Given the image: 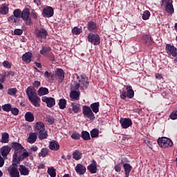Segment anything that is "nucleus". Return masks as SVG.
<instances>
[{
	"label": "nucleus",
	"mask_w": 177,
	"mask_h": 177,
	"mask_svg": "<svg viewBox=\"0 0 177 177\" xmlns=\"http://www.w3.org/2000/svg\"><path fill=\"white\" fill-rule=\"evenodd\" d=\"M91 138H97L99 136V129H93L91 131Z\"/></svg>",
	"instance_id": "obj_47"
},
{
	"label": "nucleus",
	"mask_w": 177,
	"mask_h": 177,
	"mask_svg": "<svg viewBox=\"0 0 177 177\" xmlns=\"http://www.w3.org/2000/svg\"><path fill=\"white\" fill-rule=\"evenodd\" d=\"M166 53L169 56H172V57H176L177 56V48L174 45L169 44H166Z\"/></svg>",
	"instance_id": "obj_11"
},
{
	"label": "nucleus",
	"mask_w": 177,
	"mask_h": 177,
	"mask_svg": "<svg viewBox=\"0 0 177 177\" xmlns=\"http://www.w3.org/2000/svg\"><path fill=\"white\" fill-rule=\"evenodd\" d=\"M124 160H125V161H124ZM125 162H129V161L128 160V159H127V158H125L124 159H122L120 163H119V164H120V165H121L122 164H123V165H124V164H125Z\"/></svg>",
	"instance_id": "obj_62"
},
{
	"label": "nucleus",
	"mask_w": 177,
	"mask_h": 177,
	"mask_svg": "<svg viewBox=\"0 0 177 177\" xmlns=\"http://www.w3.org/2000/svg\"><path fill=\"white\" fill-rule=\"evenodd\" d=\"M75 171L79 175H84L85 172H86V167L82 165V164L79 163L75 167Z\"/></svg>",
	"instance_id": "obj_18"
},
{
	"label": "nucleus",
	"mask_w": 177,
	"mask_h": 177,
	"mask_svg": "<svg viewBox=\"0 0 177 177\" xmlns=\"http://www.w3.org/2000/svg\"><path fill=\"white\" fill-rule=\"evenodd\" d=\"M87 30L90 32H96L97 31V24L93 21H89L87 23Z\"/></svg>",
	"instance_id": "obj_16"
},
{
	"label": "nucleus",
	"mask_w": 177,
	"mask_h": 177,
	"mask_svg": "<svg viewBox=\"0 0 177 177\" xmlns=\"http://www.w3.org/2000/svg\"><path fill=\"white\" fill-rule=\"evenodd\" d=\"M58 104L61 110H64V109H66V105L67 104V101L66 99H60Z\"/></svg>",
	"instance_id": "obj_41"
},
{
	"label": "nucleus",
	"mask_w": 177,
	"mask_h": 177,
	"mask_svg": "<svg viewBox=\"0 0 177 177\" xmlns=\"http://www.w3.org/2000/svg\"><path fill=\"white\" fill-rule=\"evenodd\" d=\"M71 138L72 139H74V140H80V138H81V135L80 134V133L74 132L71 136Z\"/></svg>",
	"instance_id": "obj_48"
},
{
	"label": "nucleus",
	"mask_w": 177,
	"mask_h": 177,
	"mask_svg": "<svg viewBox=\"0 0 177 177\" xmlns=\"http://www.w3.org/2000/svg\"><path fill=\"white\" fill-rule=\"evenodd\" d=\"M16 74V73L15 71H9L8 73H7V76L8 77H15V75Z\"/></svg>",
	"instance_id": "obj_60"
},
{
	"label": "nucleus",
	"mask_w": 177,
	"mask_h": 177,
	"mask_svg": "<svg viewBox=\"0 0 177 177\" xmlns=\"http://www.w3.org/2000/svg\"><path fill=\"white\" fill-rule=\"evenodd\" d=\"M46 57H48L50 62H55V55L50 52Z\"/></svg>",
	"instance_id": "obj_54"
},
{
	"label": "nucleus",
	"mask_w": 177,
	"mask_h": 177,
	"mask_svg": "<svg viewBox=\"0 0 177 177\" xmlns=\"http://www.w3.org/2000/svg\"><path fill=\"white\" fill-rule=\"evenodd\" d=\"M17 93V88H11L8 90V95L10 96H15Z\"/></svg>",
	"instance_id": "obj_46"
},
{
	"label": "nucleus",
	"mask_w": 177,
	"mask_h": 177,
	"mask_svg": "<svg viewBox=\"0 0 177 177\" xmlns=\"http://www.w3.org/2000/svg\"><path fill=\"white\" fill-rule=\"evenodd\" d=\"M3 164H5V160H3V158L0 155V168H2Z\"/></svg>",
	"instance_id": "obj_61"
},
{
	"label": "nucleus",
	"mask_w": 177,
	"mask_h": 177,
	"mask_svg": "<svg viewBox=\"0 0 177 177\" xmlns=\"http://www.w3.org/2000/svg\"><path fill=\"white\" fill-rule=\"evenodd\" d=\"M1 143H9V133L4 132L1 134Z\"/></svg>",
	"instance_id": "obj_35"
},
{
	"label": "nucleus",
	"mask_w": 177,
	"mask_h": 177,
	"mask_svg": "<svg viewBox=\"0 0 177 177\" xmlns=\"http://www.w3.org/2000/svg\"><path fill=\"white\" fill-rule=\"evenodd\" d=\"M128 97V95L127 94L126 91H123L122 94L120 95V98L122 99L123 100H125Z\"/></svg>",
	"instance_id": "obj_59"
},
{
	"label": "nucleus",
	"mask_w": 177,
	"mask_h": 177,
	"mask_svg": "<svg viewBox=\"0 0 177 177\" xmlns=\"http://www.w3.org/2000/svg\"><path fill=\"white\" fill-rule=\"evenodd\" d=\"M38 136H37V133H30L29 137L27 139V142L32 145V143H35L37 142Z\"/></svg>",
	"instance_id": "obj_24"
},
{
	"label": "nucleus",
	"mask_w": 177,
	"mask_h": 177,
	"mask_svg": "<svg viewBox=\"0 0 177 177\" xmlns=\"http://www.w3.org/2000/svg\"><path fill=\"white\" fill-rule=\"evenodd\" d=\"M3 66L5 67V68H12V63L7 60L3 62Z\"/></svg>",
	"instance_id": "obj_51"
},
{
	"label": "nucleus",
	"mask_w": 177,
	"mask_h": 177,
	"mask_svg": "<svg viewBox=\"0 0 177 177\" xmlns=\"http://www.w3.org/2000/svg\"><path fill=\"white\" fill-rule=\"evenodd\" d=\"M19 171L20 172V175L24 176H28V175H30V169L23 165H19Z\"/></svg>",
	"instance_id": "obj_20"
},
{
	"label": "nucleus",
	"mask_w": 177,
	"mask_h": 177,
	"mask_svg": "<svg viewBox=\"0 0 177 177\" xmlns=\"http://www.w3.org/2000/svg\"><path fill=\"white\" fill-rule=\"evenodd\" d=\"M115 172H121V164L118 163L115 165Z\"/></svg>",
	"instance_id": "obj_58"
},
{
	"label": "nucleus",
	"mask_w": 177,
	"mask_h": 177,
	"mask_svg": "<svg viewBox=\"0 0 177 177\" xmlns=\"http://www.w3.org/2000/svg\"><path fill=\"white\" fill-rule=\"evenodd\" d=\"M15 35H21L23 34V30L21 29H15L14 30Z\"/></svg>",
	"instance_id": "obj_56"
},
{
	"label": "nucleus",
	"mask_w": 177,
	"mask_h": 177,
	"mask_svg": "<svg viewBox=\"0 0 177 177\" xmlns=\"http://www.w3.org/2000/svg\"><path fill=\"white\" fill-rule=\"evenodd\" d=\"M0 13L1 15H8L9 13V6L6 5V3L2 4L0 8Z\"/></svg>",
	"instance_id": "obj_33"
},
{
	"label": "nucleus",
	"mask_w": 177,
	"mask_h": 177,
	"mask_svg": "<svg viewBox=\"0 0 177 177\" xmlns=\"http://www.w3.org/2000/svg\"><path fill=\"white\" fill-rule=\"evenodd\" d=\"M44 77H46V78H49V77H50L51 78V80L53 81V78L55 77V74L53 73H48V71H46L45 73H44Z\"/></svg>",
	"instance_id": "obj_50"
},
{
	"label": "nucleus",
	"mask_w": 177,
	"mask_h": 177,
	"mask_svg": "<svg viewBox=\"0 0 177 177\" xmlns=\"http://www.w3.org/2000/svg\"><path fill=\"white\" fill-rule=\"evenodd\" d=\"M32 57V53L28 52L23 55L22 60L26 63H31V58Z\"/></svg>",
	"instance_id": "obj_26"
},
{
	"label": "nucleus",
	"mask_w": 177,
	"mask_h": 177,
	"mask_svg": "<svg viewBox=\"0 0 177 177\" xmlns=\"http://www.w3.org/2000/svg\"><path fill=\"white\" fill-rule=\"evenodd\" d=\"M55 75L58 78L59 82L64 81V71L60 68H57L55 71Z\"/></svg>",
	"instance_id": "obj_17"
},
{
	"label": "nucleus",
	"mask_w": 177,
	"mask_h": 177,
	"mask_svg": "<svg viewBox=\"0 0 177 177\" xmlns=\"http://www.w3.org/2000/svg\"><path fill=\"white\" fill-rule=\"evenodd\" d=\"M124 171L125 172V176H129V174H131V171H132V166L128 163H125L123 165Z\"/></svg>",
	"instance_id": "obj_29"
},
{
	"label": "nucleus",
	"mask_w": 177,
	"mask_h": 177,
	"mask_svg": "<svg viewBox=\"0 0 177 177\" xmlns=\"http://www.w3.org/2000/svg\"><path fill=\"white\" fill-rule=\"evenodd\" d=\"M30 8H26L21 11V18L26 26H32V19L30 17Z\"/></svg>",
	"instance_id": "obj_5"
},
{
	"label": "nucleus",
	"mask_w": 177,
	"mask_h": 177,
	"mask_svg": "<svg viewBox=\"0 0 177 177\" xmlns=\"http://www.w3.org/2000/svg\"><path fill=\"white\" fill-rule=\"evenodd\" d=\"M10 146L12 149H14V155L12 156L13 162L20 164V161H23L24 158L28 157L29 153L21 144L19 142H12Z\"/></svg>",
	"instance_id": "obj_1"
},
{
	"label": "nucleus",
	"mask_w": 177,
	"mask_h": 177,
	"mask_svg": "<svg viewBox=\"0 0 177 177\" xmlns=\"http://www.w3.org/2000/svg\"><path fill=\"white\" fill-rule=\"evenodd\" d=\"M158 145L162 149H167L168 147H172L174 142L167 137H162L158 139Z\"/></svg>",
	"instance_id": "obj_6"
},
{
	"label": "nucleus",
	"mask_w": 177,
	"mask_h": 177,
	"mask_svg": "<svg viewBox=\"0 0 177 177\" xmlns=\"http://www.w3.org/2000/svg\"><path fill=\"white\" fill-rule=\"evenodd\" d=\"M82 113L84 117L88 118L91 121L95 120V113L92 111L91 106L88 105H84L82 106Z\"/></svg>",
	"instance_id": "obj_8"
},
{
	"label": "nucleus",
	"mask_w": 177,
	"mask_h": 177,
	"mask_svg": "<svg viewBox=\"0 0 177 177\" xmlns=\"http://www.w3.org/2000/svg\"><path fill=\"white\" fill-rule=\"evenodd\" d=\"M12 165L8 168V174L10 177H20V172H19V169H17L18 164L16 162H14Z\"/></svg>",
	"instance_id": "obj_9"
},
{
	"label": "nucleus",
	"mask_w": 177,
	"mask_h": 177,
	"mask_svg": "<svg viewBox=\"0 0 177 177\" xmlns=\"http://www.w3.org/2000/svg\"><path fill=\"white\" fill-rule=\"evenodd\" d=\"M165 2L166 3L165 6V10L169 15H173L174 10V6L172 5V0H162V6H164Z\"/></svg>",
	"instance_id": "obj_13"
},
{
	"label": "nucleus",
	"mask_w": 177,
	"mask_h": 177,
	"mask_svg": "<svg viewBox=\"0 0 177 177\" xmlns=\"http://www.w3.org/2000/svg\"><path fill=\"white\" fill-rule=\"evenodd\" d=\"M169 118H171V120H177V111H173L170 114Z\"/></svg>",
	"instance_id": "obj_52"
},
{
	"label": "nucleus",
	"mask_w": 177,
	"mask_h": 177,
	"mask_svg": "<svg viewBox=\"0 0 177 177\" xmlns=\"http://www.w3.org/2000/svg\"><path fill=\"white\" fill-rule=\"evenodd\" d=\"M35 131H45V124L42 122H37L35 124Z\"/></svg>",
	"instance_id": "obj_28"
},
{
	"label": "nucleus",
	"mask_w": 177,
	"mask_h": 177,
	"mask_svg": "<svg viewBox=\"0 0 177 177\" xmlns=\"http://www.w3.org/2000/svg\"><path fill=\"white\" fill-rule=\"evenodd\" d=\"M1 109L3 110V111H6L7 113H9V111L12 110V104H5L1 106Z\"/></svg>",
	"instance_id": "obj_45"
},
{
	"label": "nucleus",
	"mask_w": 177,
	"mask_h": 177,
	"mask_svg": "<svg viewBox=\"0 0 177 177\" xmlns=\"http://www.w3.org/2000/svg\"><path fill=\"white\" fill-rule=\"evenodd\" d=\"M20 19H21V10L19 8L15 9L13 11V15L8 18L10 23H20Z\"/></svg>",
	"instance_id": "obj_7"
},
{
	"label": "nucleus",
	"mask_w": 177,
	"mask_h": 177,
	"mask_svg": "<svg viewBox=\"0 0 177 177\" xmlns=\"http://www.w3.org/2000/svg\"><path fill=\"white\" fill-rule=\"evenodd\" d=\"M49 93V89L46 87H40L37 91V95L39 96H44L45 95H48Z\"/></svg>",
	"instance_id": "obj_30"
},
{
	"label": "nucleus",
	"mask_w": 177,
	"mask_h": 177,
	"mask_svg": "<svg viewBox=\"0 0 177 177\" xmlns=\"http://www.w3.org/2000/svg\"><path fill=\"white\" fill-rule=\"evenodd\" d=\"M30 150H32V151H37L38 150V147H32Z\"/></svg>",
	"instance_id": "obj_64"
},
{
	"label": "nucleus",
	"mask_w": 177,
	"mask_h": 177,
	"mask_svg": "<svg viewBox=\"0 0 177 177\" xmlns=\"http://www.w3.org/2000/svg\"><path fill=\"white\" fill-rule=\"evenodd\" d=\"M100 106V104L99 102H94L90 105V108L91 109V111L97 114L99 111V107Z\"/></svg>",
	"instance_id": "obj_31"
},
{
	"label": "nucleus",
	"mask_w": 177,
	"mask_h": 177,
	"mask_svg": "<svg viewBox=\"0 0 177 177\" xmlns=\"http://www.w3.org/2000/svg\"><path fill=\"white\" fill-rule=\"evenodd\" d=\"M120 124L123 129H128L133 124L132 120L129 118H121Z\"/></svg>",
	"instance_id": "obj_12"
},
{
	"label": "nucleus",
	"mask_w": 177,
	"mask_h": 177,
	"mask_svg": "<svg viewBox=\"0 0 177 177\" xmlns=\"http://www.w3.org/2000/svg\"><path fill=\"white\" fill-rule=\"evenodd\" d=\"M10 150H12V148L9 146H3L1 148V156L4 158L6 157H8V154L10 153Z\"/></svg>",
	"instance_id": "obj_23"
},
{
	"label": "nucleus",
	"mask_w": 177,
	"mask_h": 177,
	"mask_svg": "<svg viewBox=\"0 0 177 177\" xmlns=\"http://www.w3.org/2000/svg\"><path fill=\"white\" fill-rule=\"evenodd\" d=\"M31 16L34 20H37V19H38V14L35 12L34 10L31 12Z\"/></svg>",
	"instance_id": "obj_57"
},
{
	"label": "nucleus",
	"mask_w": 177,
	"mask_h": 177,
	"mask_svg": "<svg viewBox=\"0 0 177 177\" xmlns=\"http://www.w3.org/2000/svg\"><path fill=\"white\" fill-rule=\"evenodd\" d=\"M53 15H55V10H53V8L50 6H46L43 9L42 12V16L43 17H53Z\"/></svg>",
	"instance_id": "obj_14"
},
{
	"label": "nucleus",
	"mask_w": 177,
	"mask_h": 177,
	"mask_svg": "<svg viewBox=\"0 0 177 177\" xmlns=\"http://www.w3.org/2000/svg\"><path fill=\"white\" fill-rule=\"evenodd\" d=\"M81 32H82V27L78 28L77 26H75L72 29V34H73V35H80Z\"/></svg>",
	"instance_id": "obj_40"
},
{
	"label": "nucleus",
	"mask_w": 177,
	"mask_h": 177,
	"mask_svg": "<svg viewBox=\"0 0 177 177\" xmlns=\"http://www.w3.org/2000/svg\"><path fill=\"white\" fill-rule=\"evenodd\" d=\"M81 138L83 140H91V134L86 131H82Z\"/></svg>",
	"instance_id": "obj_37"
},
{
	"label": "nucleus",
	"mask_w": 177,
	"mask_h": 177,
	"mask_svg": "<svg viewBox=\"0 0 177 177\" xmlns=\"http://www.w3.org/2000/svg\"><path fill=\"white\" fill-rule=\"evenodd\" d=\"M70 97L74 100H80V91H78V90L72 91L70 94Z\"/></svg>",
	"instance_id": "obj_32"
},
{
	"label": "nucleus",
	"mask_w": 177,
	"mask_h": 177,
	"mask_svg": "<svg viewBox=\"0 0 177 177\" xmlns=\"http://www.w3.org/2000/svg\"><path fill=\"white\" fill-rule=\"evenodd\" d=\"M26 95L28 100L32 103V104H33V106H35V107H39L40 105L39 100H41V99L38 97L37 91H35L34 87L31 86H28L26 89Z\"/></svg>",
	"instance_id": "obj_3"
},
{
	"label": "nucleus",
	"mask_w": 177,
	"mask_h": 177,
	"mask_svg": "<svg viewBox=\"0 0 177 177\" xmlns=\"http://www.w3.org/2000/svg\"><path fill=\"white\" fill-rule=\"evenodd\" d=\"M87 169L89 171V172H91V174H96V172H97V166L96 162L93 160V163H91L87 167Z\"/></svg>",
	"instance_id": "obj_22"
},
{
	"label": "nucleus",
	"mask_w": 177,
	"mask_h": 177,
	"mask_svg": "<svg viewBox=\"0 0 177 177\" xmlns=\"http://www.w3.org/2000/svg\"><path fill=\"white\" fill-rule=\"evenodd\" d=\"M89 86V81L88 77L85 75H81L80 76L78 74H76V80L74 82V86L73 88V91H85L88 89Z\"/></svg>",
	"instance_id": "obj_2"
},
{
	"label": "nucleus",
	"mask_w": 177,
	"mask_h": 177,
	"mask_svg": "<svg viewBox=\"0 0 177 177\" xmlns=\"http://www.w3.org/2000/svg\"><path fill=\"white\" fill-rule=\"evenodd\" d=\"M49 153V149L43 148L41 150V152L39 153V157H46Z\"/></svg>",
	"instance_id": "obj_42"
},
{
	"label": "nucleus",
	"mask_w": 177,
	"mask_h": 177,
	"mask_svg": "<svg viewBox=\"0 0 177 177\" xmlns=\"http://www.w3.org/2000/svg\"><path fill=\"white\" fill-rule=\"evenodd\" d=\"M150 11L145 10L142 15V20H149V19H150Z\"/></svg>",
	"instance_id": "obj_44"
},
{
	"label": "nucleus",
	"mask_w": 177,
	"mask_h": 177,
	"mask_svg": "<svg viewBox=\"0 0 177 177\" xmlns=\"http://www.w3.org/2000/svg\"><path fill=\"white\" fill-rule=\"evenodd\" d=\"M25 120L28 122H34V120H35L34 114L31 112H26L25 114Z\"/></svg>",
	"instance_id": "obj_34"
},
{
	"label": "nucleus",
	"mask_w": 177,
	"mask_h": 177,
	"mask_svg": "<svg viewBox=\"0 0 177 177\" xmlns=\"http://www.w3.org/2000/svg\"><path fill=\"white\" fill-rule=\"evenodd\" d=\"M50 150H53L54 151H57L59 149H60V145H59V142L56 140H53L50 142L49 146H48Z\"/></svg>",
	"instance_id": "obj_21"
},
{
	"label": "nucleus",
	"mask_w": 177,
	"mask_h": 177,
	"mask_svg": "<svg viewBox=\"0 0 177 177\" xmlns=\"http://www.w3.org/2000/svg\"><path fill=\"white\" fill-rule=\"evenodd\" d=\"M126 89H127V97L129 99H132V97H133V96H135V91H133V89L132 88V86L131 85H127L126 86Z\"/></svg>",
	"instance_id": "obj_25"
},
{
	"label": "nucleus",
	"mask_w": 177,
	"mask_h": 177,
	"mask_svg": "<svg viewBox=\"0 0 177 177\" xmlns=\"http://www.w3.org/2000/svg\"><path fill=\"white\" fill-rule=\"evenodd\" d=\"M72 110L74 113H77L80 110H81V106L80 104L71 103Z\"/></svg>",
	"instance_id": "obj_39"
},
{
	"label": "nucleus",
	"mask_w": 177,
	"mask_h": 177,
	"mask_svg": "<svg viewBox=\"0 0 177 177\" xmlns=\"http://www.w3.org/2000/svg\"><path fill=\"white\" fill-rule=\"evenodd\" d=\"M48 175L50 177H56V170L53 167H49L47 170Z\"/></svg>",
	"instance_id": "obj_43"
},
{
	"label": "nucleus",
	"mask_w": 177,
	"mask_h": 177,
	"mask_svg": "<svg viewBox=\"0 0 177 177\" xmlns=\"http://www.w3.org/2000/svg\"><path fill=\"white\" fill-rule=\"evenodd\" d=\"M145 39V44L148 48H151L152 45L154 44V40L153 39V37H151L150 35H146L144 36Z\"/></svg>",
	"instance_id": "obj_19"
},
{
	"label": "nucleus",
	"mask_w": 177,
	"mask_h": 177,
	"mask_svg": "<svg viewBox=\"0 0 177 177\" xmlns=\"http://www.w3.org/2000/svg\"><path fill=\"white\" fill-rule=\"evenodd\" d=\"M87 39L92 45H100V37L97 34L88 33Z\"/></svg>",
	"instance_id": "obj_10"
},
{
	"label": "nucleus",
	"mask_w": 177,
	"mask_h": 177,
	"mask_svg": "<svg viewBox=\"0 0 177 177\" xmlns=\"http://www.w3.org/2000/svg\"><path fill=\"white\" fill-rule=\"evenodd\" d=\"M46 121L49 123L50 125H52V124L55 123V118H53V116L48 115L46 117Z\"/></svg>",
	"instance_id": "obj_49"
},
{
	"label": "nucleus",
	"mask_w": 177,
	"mask_h": 177,
	"mask_svg": "<svg viewBox=\"0 0 177 177\" xmlns=\"http://www.w3.org/2000/svg\"><path fill=\"white\" fill-rule=\"evenodd\" d=\"M35 37L40 42H42L48 37V30L44 28H36L35 29Z\"/></svg>",
	"instance_id": "obj_4"
},
{
	"label": "nucleus",
	"mask_w": 177,
	"mask_h": 177,
	"mask_svg": "<svg viewBox=\"0 0 177 177\" xmlns=\"http://www.w3.org/2000/svg\"><path fill=\"white\" fill-rule=\"evenodd\" d=\"M38 138L39 139H40V140H44V139H46V138H48V131H45V130H41L39 131Z\"/></svg>",
	"instance_id": "obj_38"
},
{
	"label": "nucleus",
	"mask_w": 177,
	"mask_h": 177,
	"mask_svg": "<svg viewBox=\"0 0 177 177\" xmlns=\"http://www.w3.org/2000/svg\"><path fill=\"white\" fill-rule=\"evenodd\" d=\"M10 111H11L13 115H19V109L17 108H11V110Z\"/></svg>",
	"instance_id": "obj_53"
},
{
	"label": "nucleus",
	"mask_w": 177,
	"mask_h": 177,
	"mask_svg": "<svg viewBox=\"0 0 177 177\" xmlns=\"http://www.w3.org/2000/svg\"><path fill=\"white\" fill-rule=\"evenodd\" d=\"M39 86H41V82L36 80L32 83V88H39Z\"/></svg>",
	"instance_id": "obj_55"
},
{
	"label": "nucleus",
	"mask_w": 177,
	"mask_h": 177,
	"mask_svg": "<svg viewBox=\"0 0 177 177\" xmlns=\"http://www.w3.org/2000/svg\"><path fill=\"white\" fill-rule=\"evenodd\" d=\"M50 50H52V48L49 46H43L39 53H40V55H42L43 56L46 57L48 55L50 54V53L51 52Z\"/></svg>",
	"instance_id": "obj_27"
},
{
	"label": "nucleus",
	"mask_w": 177,
	"mask_h": 177,
	"mask_svg": "<svg viewBox=\"0 0 177 177\" xmlns=\"http://www.w3.org/2000/svg\"><path fill=\"white\" fill-rule=\"evenodd\" d=\"M41 101L44 103H46L47 104V107H53V106H55V104H56V100H55V98L52 97H41Z\"/></svg>",
	"instance_id": "obj_15"
},
{
	"label": "nucleus",
	"mask_w": 177,
	"mask_h": 177,
	"mask_svg": "<svg viewBox=\"0 0 177 177\" xmlns=\"http://www.w3.org/2000/svg\"><path fill=\"white\" fill-rule=\"evenodd\" d=\"M73 157L74 160H76L77 161H78V160H81V158H82V153H81L80 150H75L73 153Z\"/></svg>",
	"instance_id": "obj_36"
},
{
	"label": "nucleus",
	"mask_w": 177,
	"mask_h": 177,
	"mask_svg": "<svg viewBox=\"0 0 177 177\" xmlns=\"http://www.w3.org/2000/svg\"><path fill=\"white\" fill-rule=\"evenodd\" d=\"M35 64L36 67H37L38 68H42V65L41 64V63L35 62Z\"/></svg>",
	"instance_id": "obj_63"
}]
</instances>
